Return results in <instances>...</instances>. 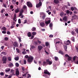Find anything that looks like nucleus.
Masks as SVG:
<instances>
[{"instance_id": "6e6552de", "label": "nucleus", "mask_w": 78, "mask_h": 78, "mask_svg": "<svg viewBox=\"0 0 78 78\" xmlns=\"http://www.w3.org/2000/svg\"><path fill=\"white\" fill-rule=\"evenodd\" d=\"M19 70L18 69H16V76H19Z\"/></svg>"}, {"instance_id": "7c9ffc66", "label": "nucleus", "mask_w": 78, "mask_h": 78, "mask_svg": "<svg viewBox=\"0 0 78 78\" xmlns=\"http://www.w3.org/2000/svg\"><path fill=\"white\" fill-rule=\"evenodd\" d=\"M66 12L67 14H70V11H69V10H68L66 11Z\"/></svg>"}, {"instance_id": "6ab92c4d", "label": "nucleus", "mask_w": 78, "mask_h": 78, "mask_svg": "<svg viewBox=\"0 0 78 78\" xmlns=\"http://www.w3.org/2000/svg\"><path fill=\"white\" fill-rule=\"evenodd\" d=\"M63 20H65V21H67V16H65L63 19Z\"/></svg>"}, {"instance_id": "09e8293b", "label": "nucleus", "mask_w": 78, "mask_h": 78, "mask_svg": "<svg viewBox=\"0 0 78 78\" xmlns=\"http://www.w3.org/2000/svg\"><path fill=\"white\" fill-rule=\"evenodd\" d=\"M2 33H3V34H5V33H6V31L3 30L2 31Z\"/></svg>"}, {"instance_id": "680f3d73", "label": "nucleus", "mask_w": 78, "mask_h": 78, "mask_svg": "<svg viewBox=\"0 0 78 78\" xmlns=\"http://www.w3.org/2000/svg\"><path fill=\"white\" fill-rule=\"evenodd\" d=\"M37 42L39 44H41V41H39V40H38Z\"/></svg>"}, {"instance_id": "79ce46f5", "label": "nucleus", "mask_w": 78, "mask_h": 78, "mask_svg": "<svg viewBox=\"0 0 78 78\" xmlns=\"http://www.w3.org/2000/svg\"><path fill=\"white\" fill-rule=\"evenodd\" d=\"M5 41H8V37H5Z\"/></svg>"}, {"instance_id": "f03ea898", "label": "nucleus", "mask_w": 78, "mask_h": 78, "mask_svg": "<svg viewBox=\"0 0 78 78\" xmlns=\"http://www.w3.org/2000/svg\"><path fill=\"white\" fill-rule=\"evenodd\" d=\"M43 63V66H47V65H51L52 64V62L50 61V59H46V62L44 61Z\"/></svg>"}, {"instance_id": "f704fd0d", "label": "nucleus", "mask_w": 78, "mask_h": 78, "mask_svg": "<svg viewBox=\"0 0 78 78\" xmlns=\"http://www.w3.org/2000/svg\"><path fill=\"white\" fill-rule=\"evenodd\" d=\"M64 48L65 49V51H67V46H65Z\"/></svg>"}, {"instance_id": "7ed1b4c3", "label": "nucleus", "mask_w": 78, "mask_h": 78, "mask_svg": "<svg viewBox=\"0 0 78 78\" xmlns=\"http://www.w3.org/2000/svg\"><path fill=\"white\" fill-rule=\"evenodd\" d=\"M2 61H3V64H6V62L7 61V58L5 56H4L2 58Z\"/></svg>"}, {"instance_id": "0e129e2a", "label": "nucleus", "mask_w": 78, "mask_h": 78, "mask_svg": "<svg viewBox=\"0 0 78 78\" xmlns=\"http://www.w3.org/2000/svg\"><path fill=\"white\" fill-rule=\"evenodd\" d=\"M12 77V74H11L9 77H8V78H10Z\"/></svg>"}, {"instance_id": "dca6fc26", "label": "nucleus", "mask_w": 78, "mask_h": 78, "mask_svg": "<svg viewBox=\"0 0 78 78\" xmlns=\"http://www.w3.org/2000/svg\"><path fill=\"white\" fill-rule=\"evenodd\" d=\"M27 35L28 37H31V32H28L27 34Z\"/></svg>"}, {"instance_id": "a211bd4d", "label": "nucleus", "mask_w": 78, "mask_h": 78, "mask_svg": "<svg viewBox=\"0 0 78 78\" xmlns=\"http://www.w3.org/2000/svg\"><path fill=\"white\" fill-rule=\"evenodd\" d=\"M40 25L41 27H44L45 26V23L43 22L41 23H40Z\"/></svg>"}, {"instance_id": "f257e3e1", "label": "nucleus", "mask_w": 78, "mask_h": 78, "mask_svg": "<svg viewBox=\"0 0 78 78\" xmlns=\"http://www.w3.org/2000/svg\"><path fill=\"white\" fill-rule=\"evenodd\" d=\"M25 58H27V59H27V61L29 63H31L33 62V59H34V58H33V57L32 56H28V55H26L25 56Z\"/></svg>"}, {"instance_id": "37998d69", "label": "nucleus", "mask_w": 78, "mask_h": 78, "mask_svg": "<svg viewBox=\"0 0 78 78\" xmlns=\"http://www.w3.org/2000/svg\"><path fill=\"white\" fill-rule=\"evenodd\" d=\"M49 37L50 38L53 37V35L51 34L49 36Z\"/></svg>"}, {"instance_id": "5701e85b", "label": "nucleus", "mask_w": 78, "mask_h": 78, "mask_svg": "<svg viewBox=\"0 0 78 78\" xmlns=\"http://www.w3.org/2000/svg\"><path fill=\"white\" fill-rule=\"evenodd\" d=\"M28 73V72H27L25 74L23 75V76H24V78H26L27 77V74Z\"/></svg>"}, {"instance_id": "412c9836", "label": "nucleus", "mask_w": 78, "mask_h": 78, "mask_svg": "<svg viewBox=\"0 0 78 78\" xmlns=\"http://www.w3.org/2000/svg\"><path fill=\"white\" fill-rule=\"evenodd\" d=\"M53 27V24L52 23H50L49 24V27L51 30H52V27Z\"/></svg>"}, {"instance_id": "393cba45", "label": "nucleus", "mask_w": 78, "mask_h": 78, "mask_svg": "<svg viewBox=\"0 0 78 78\" xmlns=\"http://www.w3.org/2000/svg\"><path fill=\"white\" fill-rule=\"evenodd\" d=\"M14 59L16 61H18V60H19V57H15Z\"/></svg>"}, {"instance_id": "c756f323", "label": "nucleus", "mask_w": 78, "mask_h": 78, "mask_svg": "<svg viewBox=\"0 0 78 78\" xmlns=\"http://www.w3.org/2000/svg\"><path fill=\"white\" fill-rule=\"evenodd\" d=\"M11 25L13 26H14L16 25V23H15V22H12Z\"/></svg>"}, {"instance_id": "1a4fd4ad", "label": "nucleus", "mask_w": 78, "mask_h": 78, "mask_svg": "<svg viewBox=\"0 0 78 78\" xmlns=\"http://www.w3.org/2000/svg\"><path fill=\"white\" fill-rule=\"evenodd\" d=\"M71 44V42H70V41H69V40H67V41H66V43H65L66 45H69L70 44Z\"/></svg>"}, {"instance_id": "aec40b11", "label": "nucleus", "mask_w": 78, "mask_h": 78, "mask_svg": "<svg viewBox=\"0 0 78 78\" xmlns=\"http://www.w3.org/2000/svg\"><path fill=\"white\" fill-rule=\"evenodd\" d=\"M10 69L9 68H7L6 70H5V72H9V71H10Z\"/></svg>"}, {"instance_id": "b1692460", "label": "nucleus", "mask_w": 78, "mask_h": 78, "mask_svg": "<svg viewBox=\"0 0 78 78\" xmlns=\"http://www.w3.org/2000/svg\"><path fill=\"white\" fill-rule=\"evenodd\" d=\"M23 12V10L22 9L20 11V14L22 15Z\"/></svg>"}, {"instance_id": "2f4dec72", "label": "nucleus", "mask_w": 78, "mask_h": 78, "mask_svg": "<svg viewBox=\"0 0 78 78\" xmlns=\"http://www.w3.org/2000/svg\"><path fill=\"white\" fill-rule=\"evenodd\" d=\"M8 59L9 61H11V57H9L8 58Z\"/></svg>"}, {"instance_id": "9b49d317", "label": "nucleus", "mask_w": 78, "mask_h": 78, "mask_svg": "<svg viewBox=\"0 0 78 78\" xmlns=\"http://www.w3.org/2000/svg\"><path fill=\"white\" fill-rule=\"evenodd\" d=\"M50 22H51L50 20H49L47 21H46L45 22V23L46 25V26H47V25H48V24L49 23H50Z\"/></svg>"}, {"instance_id": "f3484780", "label": "nucleus", "mask_w": 78, "mask_h": 78, "mask_svg": "<svg viewBox=\"0 0 78 78\" xmlns=\"http://www.w3.org/2000/svg\"><path fill=\"white\" fill-rule=\"evenodd\" d=\"M13 66V64H12V62L10 63L8 65L9 67H12Z\"/></svg>"}, {"instance_id": "473e14b6", "label": "nucleus", "mask_w": 78, "mask_h": 78, "mask_svg": "<svg viewBox=\"0 0 78 78\" xmlns=\"http://www.w3.org/2000/svg\"><path fill=\"white\" fill-rule=\"evenodd\" d=\"M2 30H5H5H6V27H3L2 28Z\"/></svg>"}, {"instance_id": "a19ab883", "label": "nucleus", "mask_w": 78, "mask_h": 78, "mask_svg": "<svg viewBox=\"0 0 78 78\" xmlns=\"http://www.w3.org/2000/svg\"><path fill=\"white\" fill-rule=\"evenodd\" d=\"M23 61L24 64H27V61H26V60L24 59L23 60Z\"/></svg>"}, {"instance_id": "bf43d9fd", "label": "nucleus", "mask_w": 78, "mask_h": 78, "mask_svg": "<svg viewBox=\"0 0 78 78\" xmlns=\"http://www.w3.org/2000/svg\"><path fill=\"white\" fill-rule=\"evenodd\" d=\"M10 7L11 8V9H13V8H14V6H13L12 5H11L10 6Z\"/></svg>"}, {"instance_id": "c85d7f7f", "label": "nucleus", "mask_w": 78, "mask_h": 78, "mask_svg": "<svg viewBox=\"0 0 78 78\" xmlns=\"http://www.w3.org/2000/svg\"><path fill=\"white\" fill-rule=\"evenodd\" d=\"M45 45L46 47H48L49 45V43L48 42H46L45 43Z\"/></svg>"}, {"instance_id": "4be33fe9", "label": "nucleus", "mask_w": 78, "mask_h": 78, "mask_svg": "<svg viewBox=\"0 0 78 78\" xmlns=\"http://www.w3.org/2000/svg\"><path fill=\"white\" fill-rule=\"evenodd\" d=\"M16 19H17V17H16V14H15L14 15V17L13 19V20L16 21Z\"/></svg>"}, {"instance_id": "c9c22d12", "label": "nucleus", "mask_w": 78, "mask_h": 78, "mask_svg": "<svg viewBox=\"0 0 78 78\" xmlns=\"http://www.w3.org/2000/svg\"><path fill=\"white\" fill-rule=\"evenodd\" d=\"M3 12H5V9H2L1 10V13H3Z\"/></svg>"}, {"instance_id": "864d4df0", "label": "nucleus", "mask_w": 78, "mask_h": 78, "mask_svg": "<svg viewBox=\"0 0 78 78\" xmlns=\"http://www.w3.org/2000/svg\"><path fill=\"white\" fill-rule=\"evenodd\" d=\"M64 13L63 12H62L60 14V16H63V15H64Z\"/></svg>"}, {"instance_id": "603ef678", "label": "nucleus", "mask_w": 78, "mask_h": 78, "mask_svg": "<svg viewBox=\"0 0 78 78\" xmlns=\"http://www.w3.org/2000/svg\"><path fill=\"white\" fill-rule=\"evenodd\" d=\"M34 44H35V45H37V44H38V43H37V42L35 41L34 42Z\"/></svg>"}, {"instance_id": "0eeeda50", "label": "nucleus", "mask_w": 78, "mask_h": 78, "mask_svg": "<svg viewBox=\"0 0 78 78\" xmlns=\"http://www.w3.org/2000/svg\"><path fill=\"white\" fill-rule=\"evenodd\" d=\"M65 56L66 57H68V61H70V60L72 59V58L71 57L69 56V55L66 54L65 55Z\"/></svg>"}, {"instance_id": "69168bd1", "label": "nucleus", "mask_w": 78, "mask_h": 78, "mask_svg": "<svg viewBox=\"0 0 78 78\" xmlns=\"http://www.w3.org/2000/svg\"><path fill=\"white\" fill-rule=\"evenodd\" d=\"M10 28H11V29H12V28H14V26L12 25Z\"/></svg>"}, {"instance_id": "39448f33", "label": "nucleus", "mask_w": 78, "mask_h": 78, "mask_svg": "<svg viewBox=\"0 0 78 78\" xmlns=\"http://www.w3.org/2000/svg\"><path fill=\"white\" fill-rule=\"evenodd\" d=\"M42 6V2H40L39 3L36 5V8H40Z\"/></svg>"}, {"instance_id": "4c0bfd02", "label": "nucleus", "mask_w": 78, "mask_h": 78, "mask_svg": "<svg viewBox=\"0 0 78 78\" xmlns=\"http://www.w3.org/2000/svg\"><path fill=\"white\" fill-rule=\"evenodd\" d=\"M55 61H58V58L57 57H55Z\"/></svg>"}, {"instance_id": "ea45409f", "label": "nucleus", "mask_w": 78, "mask_h": 78, "mask_svg": "<svg viewBox=\"0 0 78 78\" xmlns=\"http://www.w3.org/2000/svg\"><path fill=\"white\" fill-rule=\"evenodd\" d=\"M18 23H21V20H20V19H19L18 20Z\"/></svg>"}, {"instance_id": "de8ad7c7", "label": "nucleus", "mask_w": 78, "mask_h": 78, "mask_svg": "<svg viewBox=\"0 0 78 78\" xmlns=\"http://www.w3.org/2000/svg\"><path fill=\"white\" fill-rule=\"evenodd\" d=\"M72 18H73V19H72L73 20H74V19H76V17L75 16H73L72 17Z\"/></svg>"}, {"instance_id": "6e6d98bb", "label": "nucleus", "mask_w": 78, "mask_h": 78, "mask_svg": "<svg viewBox=\"0 0 78 78\" xmlns=\"http://www.w3.org/2000/svg\"><path fill=\"white\" fill-rule=\"evenodd\" d=\"M71 9L72 11H73L74 10V8L73 7H71Z\"/></svg>"}, {"instance_id": "052dcab7", "label": "nucleus", "mask_w": 78, "mask_h": 78, "mask_svg": "<svg viewBox=\"0 0 78 78\" xmlns=\"http://www.w3.org/2000/svg\"><path fill=\"white\" fill-rule=\"evenodd\" d=\"M31 39H33V38H34V36H33V35H31Z\"/></svg>"}, {"instance_id": "4d7b16f0", "label": "nucleus", "mask_w": 78, "mask_h": 78, "mask_svg": "<svg viewBox=\"0 0 78 78\" xmlns=\"http://www.w3.org/2000/svg\"><path fill=\"white\" fill-rule=\"evenodd\" d=\"M7 34H11V32H10L9 31H8L7 32Z\"/></svg>"}, {"instance_id": "58836bf2", "label": "nucleus", "mask_w": 78, "mask_h": 78, "mask_svg": "<svg viewBox=\"0 0 78 78\" xmlns=\"http://www.w3.org/2000/svg\"><path fill=\"white\" fill-rule=\"evenodd\" d=\"M27 8V7L25 5H24L23 9H26Z\"/></svg>"}, {"instance_id": "423d86ee", "label": "nucleus", "mask_w": 78, "mask_h": 78, "mask_svg": "<svg viewBox=\"0 0 78 78\" xmlns=\"http://www.w3.org/2000/svg\"><path fill=\"white\" fill-rule=\"evenodd\" d=\"M44 73H45V74H47L48 75H50V73H49V72L48 71V70H47V69L44 70Z\"/></svg>"}, {"instance_id": "49530a36", "label": "nucleus", "mask_w": 78, "mask_h": 78, "mask_svg": "<svg viewBox=\"0 0 78 78\" xmlns=\"http://www.w3.org/2000/svg\"><path fill=\"white\" fill-rule=\"evenodd\" d=\"M40 15H41V16H44V15H45L44 13L43 12H41L40 13Z\"/></svg>"}, {"instance_id": "f8f14e48", "label": "nucleus", "mask_w": 78, "mask_h": 78, "mask_svg": "<svg viewBox=\"0 0 78 78\" xmlns=\"http://www.w3.org/2000/svg\"><path fill=\"white\" fill-rule=\"evenodd\" d=\"M14 11L15 13H18V12H19V8L16 9L14 10Z\"/></svg>"}, {"instance_id": "bb28decb", "label": "nucleus", "mask_w": 78, "mask_h": 78, "mask_svg": "<svg viewBox=\"0 0 78 78\" xmlns=\"http://www.w3.org/2000/svg\"><path fill=\"white\" fill-rule=\"evenodd\" d=\"M45 16L46 15H44L43 16H42V19H43V20H44L45 19Z\"/></svg>"}, {"instance_id": "338daca9", "label": "nucleus", "mask_w": 78, "mask_h": 78, "mask_svg": "<svg viewBox=\"0 0 78 78\" xmlns=\"http://www.w3.org/2000/svg\"><path fill=\"white\" fill-rule=\"evenodd\" d=\"M5 15L6 17H8V16H9V15H8V13H6V14H5Z\"/></svg>"}, {"instance_id": "5fc2aeb1", "label": "nucleus", "mask_w": 78, "mask_h": 78, "mask_svg": "<svg viewBox=\"0 0 78 78\" xmlns=\"http://www.w3.org/2000/svg\"><path fill=\"white\" fill-rule=\"evenodd\" d=\"M76 58V56H74L73 58V61H75V59Z\"/></svg>"}, {"instance_id": "4468645a", "label": "nucleus", "mask_w": 78, "mask_h": 78, "mask_svg": "<svg viewBox=\"0 0 78 78\" xmlns=\"http://www.w3.org/2000/svg\"><path fill=\"white\" fill-rule=\"evenodd\" d=\"M14 44H13L14 47H18V44L16 42H14Z\"/></svg>"}, {"instance_id": "8fccbe9b", "label": "nucleus", "mask_w": 78, "mask_h": 78, "mask_svg": "<svg viewBox=\"0 0 78 78\" xmlns=\"http://www.w3.org/2000/svg\"><path fill=\"white\" fill-rule=\"evenodd\" d=\"M18 39L19 40V42H21V38L20 37H18Z\"/></svg>"}, {"instance_id": "20e7f679", "label": "nucleus", "mask_w": 78, "mask_h": 78, "mask_svg": "<svg viewBox=\"0 0 78 78\" xmlns=\"http://www.w3.org/2000/svg\"><path fill=\"white\" fill-rule=\"evenodd\" d=\"M27 5L28 7H30V8H32L33 7V5H32V4L30 2H27Z\"/></svg>"}, {"instance_id": "ddd939ff", "label": "nucleus", "mask_w": 78, "mask_h": 78, "mask_svg": "<svg viewBox=\"0 0 78 78\" xmlns=\"http://www.w3.org/2000/svg\"><path fill=\"white\" fill-rule=\"evenodd\" d=\"M54 2L55 4H58L59 2L58 0H54Z\"/></svg>"}, {"instance_id": "3c124183", "label": "nucleus", "mask_w": 78, "mask_h": 78, "mask_svg": "<svg viewBox=\"0 0 78 78\" xmlns=\"http://www.w3.org/2000/svg\"><path fill=\"white\" fill-rule=\"evenodd\" d=\"M22 53L23 54H24V55H25L26 53H27V52L26 51H23L22 52Z\"/></svg>"}, {"instance_id": "a18cd8bd", "label": "nucleus", "mask_w": 78, "mask_h": 78, "mask_svg": "<svg viewBox=\"0 0 78 78\" xmlns=\"http://www.w3.org/2000/svg\"><path fill=\"white\" fill-rule=\"evenodd\" d=\"M36 48V47L34 46H32L31 47V48H32V49H33V48Z\"/></svg>"}, {"instance_id": "e433bc0d", "label": "nucleus", "mask_w": 78, "mask_h": 78, "mask_svg": "<svg viewBox=\"0 0 78 78\" xmlns=\"http://www.w3.org/2000/svg\"><path fill=\"white\" fill-rule=\"evenodd\" d=\"M0 75H1V76H3V75H4V73L3 72H1L0 73Z\"/></svg>"}, {"instance_id": "c03bdc74", "label": "nucleus", "mask_w": 78, "mask_h": 78, "mask_svg": "<svg viewBox=\"0 0 78 78\" xmlns=\"http://www.w3.org/2000/svg\"><path fill=\"white\" fill-rule=\"evenodd\" d=\"M16 50L17 52L18 53H20V51H19V50L18 49V48H16Z\"/></svg>"}, {"instance_id": "72a5a7b5", "label": "nucleus", "mask_w": 78, "mask_h": 78, "mask_svg": "<svg viewBox=\"0 0 78 78\" xmlns=\"http://www.w3.org/2000/svg\"><path fill=\"white\" fill-rule=\"evenodd\" d=\"M15 65L16 67H19V64H18V63H16L15 64Z\"/></svg>"}, {"instance_id": "2eb2a0df", "label": "nucleus", "mask_w": 78, "mask_h": 78, "mask_svg": "<svg viewBox=\"0 0 78 78\" xmlns=\"http://www.w3.org/2000/svg\"><path fill=\"white\" fill-rule=\"evenodd\" d=\"M31 30L32 31H36V28L34 27Z\"/></svg>"}, {"instance_id": "cd10ccee", "label": "nucleus", "mask_w": 78, "mask_h": 78, "mask_svg": "<svg viewBox=\"0 0 78 78\" xmlns=\"http://www.w3.org/2000/svg\"><path fill=\"white\" fill-rule=\"evenodd\" d=\"M59 53H60L61 55H64V52H62L61 51H59Z\"/></svg>"}, {"instance_id": "9d476101", "label": "nucleus", "mask_w": 78, "mask_h": 78, "mask_svg": "<svg viewBox=\"0 0 78 78\" xmlns=\"http://www.w3.org/2000/svg\"><path fill=\"white\" fill-rule=\"evenodd\" d=\"M38 48L39 51H41L42 48H43V47L42 46H38Z\"/></svg>"}, {"instance_id": "774afa93", "label": "nucleus", "mask_w": 78, "mask_h": 78, "mask_svg": "<svg viewBox=\"0 0 78 78\" xmlns=\"http://www.w3.org/2000/svg\"><path fill=\"white\" fill-rule=\"evenodd\" d=\"M45 53H46L47 54V55H49V53H48V52H47V51L46 50L45 51Z\"/></svg>"}, {"instance_id": "e2e57ef3", "label": "nucleus", "mask_w": 78, "mask_h": 78, "mask_svg": "<svg viewBox=\"0 0 78 78\" xmlns=\"http://www.w3.org/2000/svg\"><path fill=\"white\" fill-rule=\"evenodd\" d=\"M28 76H27L28 78H31V75L30 74H28Z\"/></svg>"}, {"instance_id": "13d9d810", "label": "nucleus", "mask_w": 78, "mask_h": 78, "mask_svg": "<svg viewBox=\"0 0 78 78\" xmlns=\"http://www.w3.org/2000/svg\"><path fill=\"white\" fill-rule=\"evenodd\" d=\"M76 32V33H78V29H76L75 30Z\"/></svg>"}, {"instance_id": "a878e982", "label": "nucleus", "mask_w": 78, "mask_h": 78, "mask_svg": "<svg viewBox=\"0 0 78 78\" xmlns=\"http://www.w3.org/2000/svg\"><path fill=\"white\" fill-rule=\"evenodd\" d=\"M37 33L36 32H33L32 33V34L33 35V36H35V35H36Z\"/></svg>"}]
</instances>
